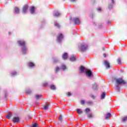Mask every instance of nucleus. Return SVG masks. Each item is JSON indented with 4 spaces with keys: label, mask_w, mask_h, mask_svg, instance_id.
Wrapping results in <instances>:
<instances>
[{
    "label": "nucleus",
    "mask_w": 127,
    "mask_h": 127,
    "mask_svg": "<svg viewBox=\"0 0 127 127\" xmlns=\"http://www.w3.org/2000/svg\"><path fill=\"white\" fill-rule=\"evenodd\" d=\"M63 59H64V60H66V59H67V58H68V54H67V53H65L63 55Z\"/></svg>",
    "instance_id": "obj_11"
},
{
    "label": "nucleus",
    "mask_w": 127,
    "mask_h": 127,
    "mask_svg": "<svg viewBox=\"0 0 127 127\" xmlns=\"http://www.w3.org/2000/svg\"><path fill=\"white\" fill-rule=\"evenodd\" d=\"M60 15H61V13L59 11H56L54 13V16L58 17V16H60Z\"/></svg>",
    "instance_id": "obj_10"
},
{
    "label": "nucleus",
    "mask_w": 127,
    "mask_h": 127,
    "mask_svg": "<svg viewBox=\"0 0 127 127\" xmlns=\"http://www.w3.org/2000/svg\"><path fill=\"white\" fill-rule=\"evenodd\" d=\"M5 98L6 100H7V93L6 92H5Z\"/></svg>",
    "instance_id": "obj_34"
},
{
    "label": "nucleus",
    "mask_w": 127,
    "mask_h": 127,
    "mask_svg": "<svg viewBox=\"0 0 127 127\" xmlns=\"http://www.w3.org/2000/svg\"><path fill=\"white\" fill-rule=\"evenodd\" d=\"M26 94L27 95H29L30 94H31V90H26Z\"/></svg>",
    "instance_id": "obj_23"
},
{
    "label": "nucleus",
    "mask_w": 127,
    "mask_h": 127,
    "mask_svg": "<svg viewBox=\"0 0 127 127\" xmlns=\"http://www.w3.org/2000/svg\"><path fill=\"white\" fill-rule=\"evenodd\" d=\"M20 119L19 117H15L12 119L13 123H14L15 124H17L19 123Z\"/></svg>",
    "instance_id": "obj_6"
},
{
    "label": "nucleus",
    "mask_w": 127,
    "mask_h": 127,
    "mask_svg": "<svg viewBox=\"0 0 127 127\" xmlns=\"http://www.w3.org/2000/svg\"><path fill=\"white\" fill-rule=\"evenodd\" d=\"M104 65L106 68H110V63L108 61H104Z\"/></svg>",
    "instance_id": "obj_9"
},
{
    "label": "nucleus",
    "mask_w": 127,
    "mask_h": 127,
    "mask_svg": "<svg viewBox=\"0 0 127 127\" xmlns=\"http://www.w3.org/2000/svg\"><path fill=\"white\" fill-rule=\"evenodd\" d=\"M79 48L81 51L84 52L85 51H87L88 50V46L87 45L81 44L79 46Z\"/></svg>",
    "instance_id": "obj_3"
},
{
    "label": "nucleus",
    "mask_w": 127,
    "mask_h": 127,
    "mask_svg": "<svg viewBox=\"0 0 127 127\" xmlns=\"http://www.w3.org/2000/svg\"><path fill=\"white\" fill-rule=\"evenodd\" d=\"M48 105H49L48 103L46 104L44 107L43 110H48Z\"/></svg>",
    "instance_id": "obj_19"
},
{
    "label": "nucleus",
    "mask_w": 127,
    "mask_h": 127,
    "mask_svg": "<svg viewBox=\"0 0 127 127\" xmlns=\"http://www.w3.org/2000/svg\"><path fill=\"white\" fill-rule=\"evenodd\" d=\"M117 62H118V64H119V65H121V58H118V59H117Z\"/></svg>",
    "instance_id": "obj_24"
},
{
    "label": "nucleus",
    "mask_w": 127,
    "mask_h": 127,
    "mask_svg": "<svg viewBox=\"0 0 127 127\" xmlns=\"http://www.w3.org/2000/svg\"><path fill=\"white\" fill-rule=\"evenodd\" d=\"M50 89H51V90H56V87L55 85H50Z\"/></svg>",
    "instance_id": "obj_17"
},
{
    "label": "nucleus",
    "mask_w": 127,
    "mask_h": 127,
    "mask_svg": "<svg viewBox=\"0 0 127 127\" xmlns=\"http://www.w3.org/2000/svg\"><path fill=\"white\" fill-rule=\"evenodd\" d=\"M109 9H112V8H113V5H110L109 6Z\"/></svg>",
    "instance_id": "obj_39"
},
{
    "label": "nucleus",
    "mask_w": 127,
    "mask_h": 127,
    "mask_svg": "<svg viewBox=\"0 0 127 127\" xmlns=\"http://www.w3.org/2000/svg\"><path fill=\"white\" fill-rule=\"evenodd\" d=\"M48 85V84L47 83V82H45L43 84V87H46Z\"/></svg>",
    "instance_id": "obj_31"
},
{
    "label": "nucleus",
    "mask_w": 127,
    "mask_h": 127,
    "mask_svg": "<svg viewBox=\"0 0 127 127\" xmlns=\"http://www.w3.org/2000/svg\"><path fill=\"white\" fill-rule=\"evenodd\" d=\"M55 26H56L58 27V28H59L60 27V25L57 22H55Z\"/></svg>",
    "instance_id": "obj_21"
},
{
    "label": "nucleus",
    "mask_w": 127,
    "mask_h": 127,
    "mask_svg": "<svg viewBox=\"0 0 127 127\" xmlns=\"http://www.w3.org/2000/svg\"><path fill=\"white\" fill-rule=\"evenodd\" d=\"M28 8V5H25L23 7L22 11L23 13H26V11H27V9Z\"/></svg>",
    "instance_id": "obj_8"
},
{
    "label": "nucleus",
    "mask_w": 127,
    "mask_h": 127,
    "mask_svg": "<svg viewBox=\"0 0 127 127\" xmlns=\"http://www.w3.org/2000/svg\"><path fill=\"white\" fill-rule=\"evenodd\" d=\"M62 68L63 70L66 69V65H65V64H63L62 65Z\"/></svg>",
    "instance_id": "obj_28"
},
{
    "label": "nucleus",
    "mask_w": 127,
    "mask_h": 127,
    "mask_svg": "<svg viewBox=\"0 0 127 127\" xmlns=\"http://www.w3.org/2000/svg\"><path fill=\"white\" fill-rule=\"evenodd\" d=\"M16 75V72L13 71L11 73V76H15Z\"/></svg>",
    "instance_id": "obj_29"
},
{
    "label": "nucleus",
    "mask_w": 127,
    "mask_h": 127,
    "mask_svg": "<svg viewBox=\"0 0 127 127\" xmlns=\"http://www.w3.org/2000/svg\"><path fill=\"white\" fill-rule=\"evenodd\" d=\"M14 12L15 13H17V14H18L19 13V8L17 7H15L14 8Z\"/></svg>",
    "instance_id": "obj_13"
},
{
    "label": "nucleus",
    "mask_w": 127,
    "mask_h": 127,
    "mask_svg": "<svg viewBox=\"0 0 127 127\" xmlns=\"http://www.w3.org/2000/svg\"><path fill=\"white\" fill-rule=\"evenodd\" d=\"M30 11L32 14H33V13L35 12L34 6L31 7L30 9Z\"/></svg>",
    "instance_id": "obj_12"
},
{
    "label": "nucleus",
    "mask_w": 127,
    "mask_h": 127,
    "mask_svg": "<svg viewBox=\"0 0 127 127\" xmlns=\"http://www.w3.org/2000/svg\"><path fill=\"white\" fill-rule=\"evenodd\" d=\"M116 90L118 91V92H120V86H119V85H117Z\"/></svg>",
    "instance_id": "obj_30"
},
{
    "label": "nucleus",
    "mask_w": 127,
    "mask_h": 127,
    "mask_svg": "<svg viewBox=\"0 0 127 127\" xmlns=\"http://www.w3.org/2000/svg\"><path fill=\"white\" fill-rule=\"evenodd\" d=\"M63 39V35L62 34H59L57 37V41L59 43H60Z\"/></svg>",
    "instance_id": "obj_5"
},
{
    "label": "nucleus",
    "mask_w": 127,
    "mask_h": 127,
    "mask_svg": "<svg viewBox=\"0 0 127 127\" xmlns=\"http://www.w3.org/2000/svg\"><path fill=\"white\" fill-rule=\"evenodd\" d=\"M12 116V114L11 113H9L6 116V119H8V120L10 119V118Z\"/></svg>",
    "instance_id": "obj_16"
},
{
    "label": "nucleus",
    "mask_w": 127,
    "mask_h": 127,
    "mask_svg": "<svg viewBox=\"0 0 127 127\" xmlns=\"http://www.w3.org/2000/svg\"><path fill=\"white\" fill-rule=\"evenodd\" d=\"M57 61H58V59H56L54 61V62H57Z\"/></svg>",
    "instance_id": "obj_42"
},
{
    "label": "nucleus",
    "mask_w": 127,
    "mask_h": 127,
    "mask_svg": "<svg viewBox=\"0 0 127 127\" xmlns=\"http://www.w3.org/2000/svg\"><path fill=\"white\" fill-rule=\"evenodd\" d=\"M31 127H37V124L35 123Z\"/></svg>",
    "instance_id": "obj_33"
},
{
    "label": "nucleus",
    "mask_w": 127,
    "mask_h": 127,
    "mask_svg": "<svg viewBox=\"0 0 127 127\" xmlns=\"http://www.w3.org/2000/svg\"><path fill=\"white\" fill-rule=\"evenodd\" d=\"M92 88L94 89V90H96L97 89V83L93 84Z\"/></svg>",
    "instance_id": "obj_25"
},
{
    "label": "nucleus",
    "mask_w": 127,
    "mask_h": 127,
    "mask_svg": "<svg viewBox=\"0 0 127 127\" xmlns=\"http://www.w3.org/2000/svg\"><path fill=\"white\" fill-rule=\"evenodd\" d=\"M9 34H10V32H9Z\"/></svg>",
    "instance_id": "obj_48"
},
{
    "label": "nucleus",
    "mask_w": 127,
    "mask_h": 127,
    "mask_svg": "<svg viewBox=\"0 0 127 127\" xmlns=\"http://www.w3.org/2000/svg\"><path fill=\"white\" fill-rule=\"evenodd\" d=\"M75 0H70V1H75Z\"/></svg>",
    "instance_id": "obj_47"
},
{
    "label": "nucleus",
    "mask_w": 127,
    "mask_h": 127,
    "mask_svg": "<svg viewBox=\"0 0 127 127\" xmlns=\"http://www.w3.org/2000/svg\"><path fill=\"white\" fill-rule=\"evenodd\" d=\"M71 95V92H68L67 93V96H70Z\"/></svg>",
    "instance_id": "obj_41"
},
{
    "label": "nucleus",
    "mask_w": 127,
    "mask_h": 127,
    "mask_svg": "<svg viewBox=\"0 0 127 127\" xmlns=\"http://www.w3.org/2000/svg\"><path fill=\"white\" fill-rule=\"evenodd\" d=\"M111 1L112 3H115V1H114V0H111Z\"/></svg>",
    "instance_id": "obj_44"
},
{
    "label": "nucleus",
    "mask_w": 127,
    "mask_h": 127,
    "mask_svg": "<svg viewBox=\"0 0 127 127\" xmlns=\"http://www.w3.org/2000/svg\"><path fill=\"white\" fill-rule=\"evenodd\" d=\"M80 73H85L87 77H92L93 76L91 70L88 69L83 66H80Z\"/></svg>",
    "instance_id": "obj_1"
},
{
    "label": "nucleus",
    "mask_w": 127,
    "mask_h": 127,
    "mask_svg": "<svg viewBox=\"0 0 127 127\" xmlns=\"http://www.w3.org/2000/svg\"><path fill=\"white\" fill-rule=\"evenodd\" d=\"M87 117L88 118H92L93 115H92V114H88Z\"/></svg>",
    "instance_id": "obj_32"
},
{
    "label": "nucleus",
    "mask_w": 127,
    "mask_h": 127,
    "mask_svg": "<svg viewBox=\"0 0 127 127\" xmlns=\"http://www.w3.org/2000/svg\"><path fill=\"white\" fill-rule=\"evenodd\" d=\"M105 97H106V93L103 92L102 94H101V99H105Z\"/></svg>",
    "instance_id": "obj_18"
},
{
    "label": "nucleus",
    "mask_w": 127,
    "mask_h": 127,
    "mask_svg": "<svg viewBox=\"0 0 127 127\" xmlns=\"http://www.w3.org/2000/svg\"><path fill=\"white\" fill-rule=\"evenodd\" d=\"M103 56H104V57H106L107 56V55H106V54H104Z\"/></svg>",
    "instance_id": "obj_45"
},
{
    "label": "nucleus",
    "mask_w": 127,
    "mask_h": 127,
    "mask_svg": "<svg viewBox=\"0 0 127 127\" xmlns=\"http://www.w3.org/2000/svg\"><path fill=\"white\" fill-rule=\"evenodd\" d=\"M35 97L36 99H39L40 98H41V95H36Z\"/></svg>",
    "instance_id": "obj_27"
},
{
    "label": "nucleus",
    "mask_w": 127,
    "mask_h": 127,
    "mask_svg": "<svg viewBox=\"0 0 127 127\" xmlns=\"http://www.w3.org/2000/svg\"><path fill=\"white\" fill-rule=\"evenodd\" d=\"M85 104V100H81V105H84Z\"/></svg>",
    "instance_id": "obj_38"
},
{
    "label": "nucleus",
    "mask_w": 127,
    "mask_h": 127,
    "mask_svg": "<svg viewBox=\"0 0 127 127\" xmlns=\"http://www.w3.org/2000/svg\"><path fill=\"white\" fill-rule=\"evenodd\" d=\"M73 22L75 24H79L81 21H80V19H79V18H74L73 19Z\"/></svg>",
    "instance_id": "obj_7"
},
{
    "label": "nucleus",
    "mask_w": 127,
    "mask_h": 127,
    "mask_svg": "<svg viewBox=\"0 0 127 127\" xmlns=\"http://www.w3.org/2000/svg\"><path fill=\"white\" fill-rule=\"evenodd\" d=\"M127 121V116L123 118L122 120V122H126Z\"/></svg>",
    "instance_id": "obj_26"
},
{
    "label": "nucleus",
    "mask_w": 127,
    "mask_h": 127,
    "mask_svg": "<svg viewBox=\"0 0 127 127\" xmlns=\"http://www.w3.org/2000/svg\"><path fill=\"white\" fill-rule=\"evenodd\" d=\"M59 120L60 121H62V115L60 116V117H59Z\"/></svg>",
    "instance_id": "obj_36"
},
{
    "label": "nucleus",
    "mask_w": 127,
    "mask_h": 127,
    "mask_svg": "<svg viewBox=\"0 0 127 127\" xmlns=\"http://www.w3.org/2000/svg\"><path fill=\"white\" fill-rule=\"evenodd\" d=\"M97 10H98V11H102V8H98L97 9Z\"/></svg>",
    "instance_id": "obj_40"
},
{
    "label": "nucleus",
    "mask_w": 127,
    "mask_h": 127,
    "mask_svg": "<svg viewBox=\"0 0 127 127\" xmlns=\"http://www.w3.org/2000/svg\"><path fill=\"white\" fill-rule=\"evenodd\" d=\"M85 112H86V113H89V112H90V109L86 108L85 110Z\"/></svg>",
    "instance_id": "obj_37"
},
{
    "label": "nucleus",
    "mask_w": 127,
    "mask_h": 127,
    "mask_svg": "<svg viewBox=\"0 0 127 127\" xmlns=\"http://www.w3.org/2000/svg\"><path fill=\"white\" fill-rule=\"evenodd\" d=\"M91 97L92 99H95V96H94V95H91Z\"/></svg>",
    "instance_id": "obj_43"
},
{
    "label": "nucleus",
    "mask_w": 127,
    "mask_h": 127,
    "mask_svg": "<svg viewBox=\"0 0 127 127\" xmlns=\"http://www.w3.org/2000/svg\"><path fill=\"white\" fill-rule=\"evenodd\" d=\"M116 82L117 85H121V84H123V85H125L126 84V82H125V80H123L122 78L116 79Z\"/></svg>",
    "instance_id": "obj_4"
},
{
    "label": "nucleus",
    "mask_w": 127,
    "mask_h": 127,
    "mask_svg": "<svg viewBox=\"0 0 127 127\" xmlns=\"http://www.w3.org/2000/svg\"><path fill=\"white\" fill-rule=\"evenodd\" d=\"M111 118V114L110 113H108L106 115V119L108 120V119H110Z\"/></svg>",
    "instance_id": "obj_22"
},
{
    "label": "nucleus",
    "mask_w": 127,
    "mask_h": 127,
    "mask_svg": "<svg viewBox=\"0 0 127 127\" xmlns=\"http://www.w3.org/2000/svg\"><path fill=\"white\" fill-rule=\"evenodd\" d=\"M76 112H77V114H82V113H83V112H82V110H81V109H79L76 110Z\"/></svg>",
    "instance_id": "obj_20"
},
{
    "label": "nucleus",
    "mask_w": 127,
    "mask_h": 127,
    "mask_svg": "<svg viewBox=\"0 0 127 127\" xmlns=\"http://www.w3.org/2000/svg\"><path fill=\"white\" fill-rule=\"evenodd\" d=\"M28 66H29L30 68H32L33 67H34V66H35V64H34L33 63L30 62L28 64Z\"/></svg>",
    "instance_id": "obj_14"
},
{
    "label": "nucleus",
    "mask_w": 127,
    "mask_h": 127,
    "mask_svg": "<svg viewBox=\"0 0 127 127\" xmlns=\"http://www.w3.org/2000/svg\"><path fill=\"white\" fill-rule=\"evenodd\" d=\"M59 70H60V68H59V67H56V72H59Z\"/></svg>",
    "instance_id": "obj_35"
},
{
    "label": "nucleus",
    "mask_w": 127,
    "mask_h": 127,
    "mask_svg": "<svg viewBox=\"0 0 127 127\" xmlns=\"http://www.w3.org/2000/svg\"><path fill=\"white\" fill-rule=\"evenodd\" d=\"M70 61H75L76 60V56H72L70 57L69 59Z\"/></svg>",
    "instance_id": "obj_15"
},
{
    "label": "nucleus",
    "mask_w": 127,
    "mask_h": 127,
    "mask_svg": "<svg viewBox=\"0 0 127 127\" xmlns=\"http://www.w3.org/2000/svg\"><path fill=\"white\" fill-rule=\"evenodd\" d=\"M18 43L22 47V51L23 54H26L27 53V48L25 46V42L23 40L18 41Z\"/></svg>",
    "instance_id": "obj_2"
},
{
    "label": "nucleus",
    "mask_w": 127,
    "mask_h": 127,
    "mask_svg": "<svg viewBox=\"0 0 127 127\" xmlns=\"http://www.w3.org/2000/svg\"><path fill=\"white\" fill-rule=\"evenodd\" d=\"M88 104H92V102H88Z\"/></svg>",
    "instance_id": "obj_46"
}]
</instances>
